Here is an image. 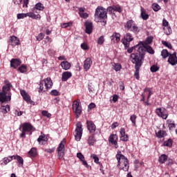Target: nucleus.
<instances>
[{"mask_svg":"<svg viewBox=\"0 0 177 177\" xmlns=\"http://www.w3.org/2000/svg\"><path fill=\"white\" fill-rule=\"evenodd\" d=\"M107 11L109 12L111 15H112V13L114 15V6L108 7Z\"/></svg>","mask_w":177,"mask_h":177,"instance_id":"nucleus-56","label":"nucleus"},{"mask_svg":"<svg viewBox=\"0 0 177 177\" xmlns=\"http://www.w3.org/2000/svg\"><path fill=\"white\" fill-rule=\"evenodd\" d=\"M140 49H142L144 56H145V53H146V52H147L150 55H154V53H155L154 50L153 49V48L151 46L145 44L142 42H140Z\"/></svg>","mask_w":177,"mask_h":177,"instance_id":"nucleus-10","label":"nucleus"},{"mask_svg":"<svg viewBox=\"0 0 177 177\" xmlns=\"http://www.w3.org/2000/svg\"><path fill=\"white\" fill-rule=\"evenodd\" d=\"M64 145H66V142L62 141L57 147V151H64Z\"/></svg>","mask_w":177,"mask_h":177,"instance_id":"nucleus-39","label":"nucleus"},{"mask_svg":"<svg viewBox=\"0 0 177 177\" xmlns=\"http://www.w3.org/2000/svg\"><path fill=\"white\" fill-rule=\"evenodd\" d=\"M92 59L88 57L86 59V60L84 61V71H88V70H89V68H91V66H92Z\"/></svg>","mask_w":177,"mask_h":177,"instance_id":"nucleus-19","label":"nucleus"},{"mask_svg":"<svg viewBox=\"0 0 177 177\" xmlns=\"http://www.w3.org/2000/svg\"><path fill=\"white\" fill-rule=\"evenodd\" d=\"M168 26H169V22H168V21H167V19L164 18L162 19V27H168Z\"/></svg>","mask_w":177,"mask_h":177,"instance_id":"nucleus-55","label":"nucleus"},{"mask_svg":"<svg viewBox=\"0 0 177 177\" xmlns=\"http://www.w3.org/2000/svg\"><path fill=\"white\" fill-rule=\"evenodd\" d=\"M124 28H127L128 31H131L132 32H134V34H138L140 30L139 29V27L135 23V21L130 19L129 20L126 25L124 26Z\"/></svg>","mask_w":177,"mask_h":177,"instance_id":"nucleus-5","label":"nucleus"},{"mask_svg":"<svg viewBox=\"0 0 177 177\" xmlns=\"http://www.w3.org/2000/svg\"><path fill=\"white\" fill-rule=\"evenodd\" d=\"M42 91H44V81H41L39 83V93H42Z\"/></svg>","mask_w":177,"mask_h":177,"instance_id":"nucleus-52","label":"nucleus"},{"mask_svg":"<svg viewBox=\"0 0 177 177\" xmlns=\"http://www.w3.org/2000/svg\"><path fill=\"white\" fill-rule=\"evenodd\" d=\"M91 157L94 159V162H95V164H99V157H97L96 154H91Z\"/></svg>","mask_w":177,"mask_h":177,"instance_id":"nucleus-50","label":"nucleus"},{"mask_svg":"<svg viewBox=\"0 0 177 177\" xmlns=\"http://www.w3.org/2000/svg\"><path fill=\"white\" fill-rule=\"evenodd\" d=\"M151 73H157L158 70H160V67L157 66L156 65H153L150 68Z\"/></svg>","mask_w":177,"mask_h":177,"instance_id":"nucleus-45","label":"nucleus"},{"mask_svg":"<svg viewBox=\"0 0 177 177\" xmlns=\"http://www.w3.org/2000/svg\"><path fill=\"white\" fill-rule=\"evenodd\" d=\"M28 15L27 13L24 14V13H21V14H17V19H24L25 17H27Z\"/></svg>","mask_w":177,"mask_h":177,"instance_id":"nucleus-53","label":"nucleus"},{"mask_svg":"<svg viewBox=\"0 0 177 177\" xmlns=\"http://www.w3.org/2000/svg\"><path fill=\"white\" fill-rule=\"evenodd\" d=\"M73 23L69 22V23H64L62 25V28H67V27H70V26H72Z\"/></svg>","mask_w":177,"mask_h":177,"instance_id":"nucleus-61","label":"nucleus"},{"mask_svg":"<svg viewBox=\"0 0 177 177\" xmlns=\"http://www.w3.org/2000/svg\"><path fill=\"white\" fill-rule=\"evenodd\" d=\"M168 62L169 63V64H171V66H176L177 64L176 52H174L173 54H170L168 58Z\"/></svg>","mask_w":177,"mask_h":177,"instance_id":"nucleus-15","label":"nucleus"},{"mask_svg":"<svg viewBox=\"0 0 177 177\" xmlns=\"http://www.w3.org/2000/svg\"><path fill=\"white\" fill-rule=\"evenodd\" d=\"M156 111L158 115L161 117L163 120H167V118H168V113L165 109L159 108L157 109Z\"/></svg>","mask_w":177,"mask_h":177,"instance_id":"nucleus-12","label":"nucleus"},{"mask_svg":"<svg viewBox=\"0 0 177 177\" xmlns=\"http://www.w3.org/2000/svg\"><path fill=\"white\" fill-rule=\"evenodd\" d=\"M130 60L135 64V67H142L145 62V55L142 48H139L138 52L132 53L130 56Z\"/></svg>","mask_w":177,"mask_h":177,"instance_id":"nucleus-1","label":"nucleus"},{"mask_svg":"<svg viewBox=\"0 0 177 177\" xmlns=\"http://www.w3.org/2000/svg\"><path fill=\"white\" fill-rule=\"evenodd\" d=\"M104 36H100L97 40V44L98 45H103V44H104Z\"/></svg>","mask_w":177,"mask_h":177,"instance_id":"nucleus-41","label":"nucleus"},{"mask_svg":"<svg viewBox=\"0 0 177 177\" xmlns=\"http://www.w3.org/2000/svg\"><path fill=\"white\" fill-rule=\"evenodd\" d=\"M115 157L118 160L119 169H122L124 172H128L129 169V160H128V158L122 155L121 151L118 153Z\"/></svg>","mask_w":177,"mask_h":177,"instance_id":"nucleus-2","label":"nucleus"},{"mask_svg":"<svg viewBox=\"0 0 177 177\" xmlns=\"http://www.w3.org/2000/svg\"><path fill=\"white\" fill-rule=\"evenodd\" d=\"M22 127V131L20 134V138H26V133L28 135H32V132L35 131V129L32 124L29 122H25L22 124L20 127Z\"/></svg>","mask_w":177,"mask_h":177,"instance_id":"nucleus-3","label":"nucleus"},{"mask_svg":"<svg viewBox=\"0 0 177 177\" xmlns=\"http://www.w3.org/2000/svg\"><path fill=\"white\" fill-rule=\"evenodd\" d=\"M163 30L166 35H171V34H172V29L170 26L163 27Z\"/></svg>","mask_w":177,"mask_h":177,"instance_id":"nucleus-32","label":"nucleus"},{"mask_svg":"<svg viewBox=\"0 0 177 177\" xmlns=\"http://www.w3.org/2000/svg\"><path fill=\"white\" fill-rule=\"evenodd\" d=\"M50 95L53 96H59V91H57V90H52L50 91Z\"/></svg>","mask_w":177,"mask_h":177,"instance_id":"nucleus-62","label":"nucleus"},{"mask_svg":"<svg viewBox=\"0 0 177 177\" xmlns=\"http://www.w3.org/2000/svg\"><path fill=\"white\" fill-rule=\"evenodd\" d=\"M84 12H85L84 8H79V15H80V17H82V19H88V17H89V15L88 13Z\"/></svg>","mask_w":177,"mask_h":177,"instance_id":"nucleus-24","label":"nucleus"},{"mask_svg":"<svg viewBox=\"0 0 177 177\" xmlns=\"http://www.w3.org/2000/svg\"><path fill=\"white\" fill-rule=\"evenodd\" d=\"M167 160H168V156L166 154H162L158 158V162L160 164H164Z\"/></svg>","mask_w":177,"mask_h":177,"instance_id":"nucleus-28","label":"nucleus"},{"mask_svg":"<svg viewBox=\"0 0 177 177\" xmlns=\"http://www.w3.org/2000/svg\"><path fill=\"white\" fill-rule=\"evenodd\" d=\"M20 64H21V60L20 59H12L10 61V66L11 67H12V68H17V67H19V66H20Z\"/></svg>","mask_w":177,"mask_h":177,"instance_id":"nucleus-18","label":"nucleus"},{"mask_svg":"<svg viewBox=\"0 0 177 177\" xmlns=\"http://www.w3.org/2000/svg\"><path fill=\"white\" fill-rule=\"evenodd\" d=\"M15 160H17L19 165L21 167H23V165L24 164V160L23 159V158H21V156H20L19 155H17V156H15Z\"/></svg>","mask_w":177,"mask_h":177,"instance_id":"nucleus-30","label":"nucleus"},{"mask_svg":"<svg viewBox=\"0 0 177 177\" xmlns=\"http://www.w3.org/2000/svg\"><path fill=\"white\" fill-rule=\"evenodd\" d=\"M107 19V10L103 7H97L95 9V20L100 21V20H106Z\"/></svg>","mask_w":177,"mask_h":177,"instance_id":"nucleus-4","label":"nucleus"},{"mask_svg":"<svg viewBox=\"0 0 177 177\" xmlns=\"http://www.w3.org/2000/svg\"><path fill=\"white\" fill-rule=\"evenodd\" d=\"M140 48V43L139 44H137L136 46H135L133 47H131L130 48L129 47L126 49H127V53H132V52H133V50H137V52H139Z\"/></svg>","mask_w":177,"mask_h":177,"instance_id":"nucleus-27","label":"nucleus"},{"mask_svg":"<svg viewBox=\"0 0 177 177\" xmlns=\"http://www.w3.org/2000/svg\"><path fill=\"white\" fill-rule=\"evenodd\" d=\"M27 15L28 17H31V19H35V14H34V12H28Z\"/></svg>","mask_w":177,"mask_h":177,"instance_id":"nucleus-63","label":"nucleus"},{"mask_svg":"<svg viewBox=\"0 0 177 177\" xmlns=\"http://www.w3.org/2000/svg\"><path fill=\"white\" fill-rule=\"evenodd\" d=\"M162 44L169 49H172V44H171V43H169L166 41H162Z\"/></svg>","mask_w":177,"mask_h":177,"instance_id":"nucleus-49","label":"nucleus"},{"mask_svg":"<svg viewBox=\"0 0 177 177\" xmlns=\"http://www.w3.org/2000/svg\"><path fill=\"white\" fill-rule=\"evenodd\" d=\"M109 142L114 146L115 149H118V136L117 134H111Z\"/></svg>","mask_w":177,"mask_h":177,"instance_id":"nucleus-11","label":"nucleus"},{"mask_svg":"<svg viewBox=\"0 0 177 177\" xmlns=\"http://www.w3.org/2000/svg\"><path fill=\"white\" fill-rule=\"evenodd\" d=\"M72 77H73V73H71V72H69V71L64 72L62 75V81L63 82H65Z\"/></svg>","mask_w":177,"mask_h":177,"instance_id":"nucleus-20","label":"nucleus"},{"mask_svg":"<svg viewBox=\"0 0 177 177\" xmlns=\"http://www.w3.org/2000/svg\"><path fill=\"white\" fill-rule=\"evenodd\" d=\"M28 154L29 155V157H30V158H35V157L38 156V153L37 152V148H31L30 150L28 151Z\"/></svg>","mask_w":177,"mask_h":177,"instance_id":"nucleus-22","label":"nucleus"},{"mask_svg":"<svg viewBox=\"0 0 177 177\" xmlns=\"http://www.w3.org/2000/svg\"><path fill=\"white\" fill-rule=\"evenodd\" d=\"M112 68L115 70V71H120L121 68H122V66L119 63H113L112 64Z\"/></svg>","mask_w":177,"mask_h":177,"instance_id":"nucleus-31","label":"nucleus"},{"mask_svg":"<svg viewBox=\"0 0 177 177\" xmlns=\"http://www.w3.org/2000/svg\"><path fill=\"white\" fill-rule=\"evenodd\" d=\"M35 9H37V10H44V9H45V7H44V4L41 3H37L35 5Z\"/></svg>","mask_w":177,"mask_h":177,"instance_id":"nucleus-42","label":"nucleus"},{"mask_svg":"<svg viewBox=\"0 0 177 177\" xmlns=\"http://www.w3.org/2000/svg\"><path fill=\"white\" fill-rule=\"evenodd\" d=\"M84 27L86 28L85 32L86 34H92V31H93V24L92 22L86 21L84 23Z\"/></svg>","mask_w":177,"mask_h":177,"instance_id":"nucleus-14","label":"nucleus"},{"mask_svg":"<svg viewBox=\"0 0 177 177\" xmlns=\"http://www.w3.org/2000/svg\"><path fill=\"white\" fill-rule=\"evenodd\" d=\"M95 142H96V139H95V135L93 134L88 137V143L89 146H93Z\"/></svg>","mask_w":177,"mask_h":177,"instance_id":"nucleus-29","label":"nucleus"},{"mask_svg":"<svg viewBox=\"0 0 177 177\" xmlns=\"http://www.w3.org/2000/svg\"><path fill=\"white\" fill-rule=\"evenodd\" d=\"M135 70H136V71H135V73H134V77L138 80H139V79L140 78V76L139 75V72L140 71V66L135 67Z\"/></svg>","mask_w":177,"mask_h":177,"instance_id":"nucleus-37","label":"nucleus"},{"mask_svg":"<svg viewBox=\"0 0 177 177\" xmlns=\"http://www.w3.org/2000/svg\"><path fill=\"white\" fill-rule=\"evenodd\" d=\"M37 142L39 145H46L48 142V137L41 132V135L37 138Z\"/></svg>","mask_w":177,"mask_h":177,"instance_id":"nucleus-17","label":"nucleus"},{"mask_svg":"<svg viewBox=\"0 0 177 177\" xmlns=\"http://www.w3.org/2000/svg\"><path fill=\"white\" fill-rule=\"evenodd\" d=\"M10 88H12V84L7 83L6 86H3L2 88V92H0V102L1 103H5V100H6V95H8V92H10Z\"/></svg>","mask_w":177,"mask_h":177,"instance_id":"nucleus-7","label":"nucleus"},{"mask_svg":"<svg viewBox=\"0 0 177 177\" xmlns=\"http://www.w3.org/2000/svg\"><path fill=\"white\" fill-rule=\"evenodd\" d=\"M41 115L44 117H47V118H50L52 116V114L48 112V111H41Z\"/></svg>","mask_w":177,"mask_h":177,"instance_id":"nucleus-46","label":"nucleus"},{"mask_svg":"<svg viewBox=\"0 0 177 177\" xmlns=\"http://www.w3.org/2000/svg\"><path fill=\"white\" fill-rule=\"evenodd\" d=\"M173 143H174V141L172 140V139L169 138V140L163 142V146L166 147H171Z\"/></svg>","mask_w":177,"mask_h":177,"instance_id":"nucleus-34","label":"nucleus"},{"mask_svg":"<svg viewBox=\"0 0 177 177\" xmlns=\"http://www.w3.org/2000/svg\"><path fill=\"white\" fill-rule=\"evenodd\" d=\"M129 139V137L128 136V134H124L120 136V140H122V142H128Z\"/></svg>","mask_w":177,"mask_h":177,"instance_id":"nucleus-47","label":"nucleus"},{"mask_svg":"<svg viewBox=\"0 0 177 177\" xmlns=\"http://www.w3.org/2000/svg\"><path fill=\"white\" fill-rule=\"evenodd\" d=\"M12 100V93H9L8 95L6 94V100L5 102H10Z\"/></svg>","mask_w":177,"mask_h":177,"instance_id":"nucleus-60","label":"nucleus"},{"mask_svg":"<svg viewBox=\"0 0 177 177\" xmlns=\"http://www.w3.org/2000/svg\"><path fill=\"white\" fill-rule=\"evenodd\" d=\"M9 44L12 46L20 45V39L16 36H11L9 39Z\"/></svg>","mask_w":177,"mask_h":177,"instance_id":"nucleus-16","label":"nucleus"},{"mask_svg":"<svg viewBox=\"0 0 177 177\" xmlns=\"http://www.w3.org/2000/svg\"><path fill=\"white\" fill-rule=\"evenodd\" d=\"M20 93L23 99L25 100V101L27 102V103H31V98L25 90H21Z\"/></svg>","mask_w":177,"mask_h":177,"instance_id":"nucleus-21","label":"nucleus"},{"mask_svg":"<svg viewBox=\"0 0 177 177\" xmlns=\"http://www.w3.org/2000/svg\"><path fill=\"white\" fill-rule=\"evenodd\" d=\"M114 38L115 39V41L118 42L121 39V35L118 32H113V34L111 36V41H114Z\"/></svg>","mask_w":177,"mask_h":177,"instance_id":"nucleus-26","label":"nucleus"},{"mask_svg":"<svg viewBox=\"0 0 177 177\" xmlns=\"http://www.w3.org/2000/svg\"><path fill=\"white\" fill-rule=\"evenodd\" d=\"M1 110L3 114H6L8 111H10V106H9V105L2 106Z\"/></svg>","mask_w":177,"mask_h":177,"instance_id":"nucleus-38","label":"nucleus"},{"mask_svg":"<svg viewBox=\"0 0 177 177\" xmlns=\"http://www.w3.org/2000/svg\"><path fill=\"white\" fill-rule=\"evenodd\" d=\"M72 109L73 113H75V118H80V116L82 114V106L80 105V100L73 102Z\"/></svg>","mask_w":177,"mask_h":177,"instance_id":"nucleus-6","label":"nucleus"},{"mask_svg":"<svg viewBox=\"0 0 177 177\" xmlns=\"http://www.w3.org/2000/svg\"><path fill=\"white\" fill-rule=\"evenodd\" d=\"M19 73H26L27 72V66L26 65H21L20 67L17 69Z\"/></svg>","mask_w":177,"mask_h":177,"instance_id":"nucleus-40","label":"nucleus"},{"mask_svg":"<svg viewBox=\"0 0 177 177\" xmlns=\"http://www.w3.org/2000/svg\"><path fill=\"white\" fill-rule=\"evenodd\" d=\"M87 129L89 131L90 133H95L96 132V125L95 123L91 120L86 121Z\"/></svg>","mask_w":177,"mask_h":177,"instance_id":"nucleus-13","label":"nucleus"},{"mask_svg":"<svg viewBox=\"0 0 177 177\" xmlns=\"http://www.w3.org/2000/svg\"><path fill=\"white\" fill-rule=\"evenodd\" d=\"M136 118H138L136 115H132L130 117V120L131 121L132 124H133L134 127L136 126Z\"/></svg>","mask_w":177,"mask_h":177,"instance_id":"nucleus-44","label":"nucleus"},{"mask_svg":"<svg viewBox=\"0 0 177 177\" xmlns=\"http://www.w3.org/2000/svg\"><path fill=\"white\" fill-rule=\"evenodd\" d=\"M141 17L143 20H147V19H149V15L146 13L143 8H141Z\"/></svg>","mask_w":177,"mask_h":177,"instance_id":"nucleus-35","label":"nucleus"},{"mask_svg":"<svg viewBox=\"0 0 177 177\" xmlns=\"http://www.w3.org/2000/svg\"><path fill=\"white\" fill-rule=\"evenodd\" d=\"M44 37H45L44 33H39L38 36L36 37V39L37 41H42V39H44Z\"/></svg>","mask_w":177,"mask_h":177,"instance_id":"nucleus-54","label":"nucleus"},{"mask_svg":"<svg viewBox=\"0 0 177 177\" xmlns=\"http://www.w3.org/2000/svg\"><path fill=\"white\" fill-rule=\"evenodd\" d=\"M44 81V84L46 89H50V88H52V85H53V83L52 82V80H50V78L47 77Z\"/></svg>","mask_w":177,"mask_h":177,"instance_id":"nucleus-25","label":"nucleus"},{"mask_svg":"<svg viewBox=\"0 0 177 177\" xmlns=\"http://www.w3.org/2000/svg\"><path fill=\"white\" fill-rule=\"evenodd\" d=\"M81 48L84 50H88V49H89V47H88V44H86V43L82 44H81Z\"/></svg>","mask_w":177,"mask_h":177,"instance_id":"nucleus-59","label":"nucleus"},{"mask_svg":"<svg viewBox=\"0 0 177 177\" xmlns=\"http://www.w3.org/2000/svg\"><path fill=\"white\" fill-rule=\"evenodd\" d=\"M82 124L81 122H77L76 124V129L75 130V139L77 142H80L81 140V138H82Z\"/></svg>","mask_w":177,"mask_h":177,"instance_id":"nucleus-9","label":"nucleus"},{"mask_svg":"<svg viewBox=\"0 0 177 177\" xmlns=\"http://www.w3.org/2000/svg\"><path fill=\"white\" fill-rule=\"evenodd\" d=\"M77 157L80 160V161H83V160H85V157L84 156V155H82V153H77Z\"/></svg>","mask_w":177,"mask_h":177,"instance_id":"nucleus-58","label":"nucleus"},{"mask_svg":"<svg viewBox=\"0 0 177 177\" xmlns=\"http://www.w3.org/2000/svg\"><path fill=\"white\" fill-rule=\"evenodd\" d=\"M164 135H165V131L160 130L158 133H156V136L158 138H164Z\"/></svg>","mask_w":177,"mask_h":177,"instance_id":"nucleus-51","label":"nucleus"},{"mask_svg":"<svg viewBox=\"0 0 177 177\" xmlns=\"http://www.w3.org/2000/svg\"><path fill=\"white\" fill-rule=\"evenodd\" d=\"M113 10L114 12H118V13L122 12V8L119 5L113 6Z\"/></svg>","mask_w":177,"mask_h":177,"instance_id":"nucleus-43","label":"nucleus"},{"mask_svg":"<svg viewBox=\"0 0 177 177\" xmlns=\"http://www.w3.org/2000/svg\"><path fill=\"white\" fill-rule=\"evenodd\" d=\"M95 107H96V104H95V103H91L88 105L89 110H92V109H95Z\"/></svg>","mask_w":177,"mask_h":177,"instance_id":"nucleus-64","label":"nucleus"},{"mask_svg":"<svg viewBox=\"0 0 177 177\" xmlns=\"http://www.w3.org/2000/svg\"><path fill=\"white\" fill-rule=\"evenodd\" d=\"M133 41V36L130 32H127L124 35V38L122 39V43L124 46V49H128L131 45V42Z\"/></svg>","mask_w":177,"mask_h":177,"instance_id":"nucleus-8","label":"nucleus"},{"mask_svg":"<svg viewBox=\"0 0 177 177\" xmlns=\"http://www.w3.org/2000/svg\"><path fill=\"white\" fill-rule=\"evenodd\" d=\"M60 66L63 70H70L71 68V64L68 61L62 62Z\"/></svg>","mask_w":177,"mask_h":177,"instance_id":"nucleus-23","label":"nucleus"},{"mask_svg":"<svg viewBox=\"0 0 177 177\" xmlns=\"http://www.w3.org/2000/svg\"><path fill=\"white\" fill-rule=\"evenodd\" d=\"M151 8L154 12H158V10H161V6L158 5L157 3H152Z\"/></svg>","mask_w":177,"mask_h":177,"instance_id":"nucleus-36","label":"nucleus"},{"mask_svg":"<svg viewBox=\"0 0 177 177\" xmlns=\"http://www.w3.org/2000/svg\"><path fill=\"white\" fill-rule=\"evenodd\" d=\"M167 124L169 129H174V128H175V123H172V120H167Z\"/></svg>","mask_w":177,"mask_h":177,"instance_id":"nucleus-48","label":"nucleus"},{"mask_svg":"<svg viewBox=\"0 0 177 177\" xmlns=\"http://www.w3.org/2000/svg\"><path fill=\"white\" fill-rule=\"evenodd\" d=\"M171 55V53H169L168 52V50L167 49H163L161 51V56L163 59H167V57H169V55Z\"/></svg>","mask_w":177,"mask_h":177,"instance_id":"nucleus-33","label":"nucleus"},{"mask_svg":"<svg viewBox=\"0 0 177 177\" xmlns=\"http://www.w3.org/2000/svg\"><path fill=\"white\" fill-rule=\"evenodd\" d=\"M59 160H62L64 156V151H57Z\"/></svg>","mask_w":177,"mask_h":177,"instance_id":"nucleus-57","label":"nucleus"}]
</instances>
